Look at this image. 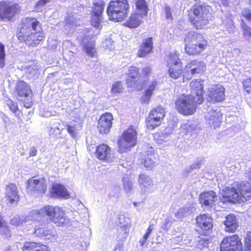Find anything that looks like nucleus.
Returning <instances> with one entry per match:
<instances>
[{
  "label": "nucleus",
  "instance_id": "nucleus-1",
  "mask_svg": "<svg viewBox=\"0 0 251 251\" xmlns=\"http://www.w3.org/2000/svg\"><path fill=\"white\" fill-rule=\"evenodd\" d=\"M16 37L20 42L27 47H36L44 42L46 35L37 18L26 17L21 20L17 29Z\"/></svg>",
  "mask_w": 251,
  "mask_h": 251
},
{
  "label": "nucleus",
  "instance_id": "nucleus-2",
  "mask_svg": "<svg viewBox=\"0 0 251 251\" xmlns=\"http://www.w3.org/2000/svg\"><path fill=\"white\" fill-rule=\"evenodd\" d=\"M211 10L208 5L196 3L187 11L188 21L196 30L206 29L212 20Z\"/></svg>",
  "mask_w": 251,
  "mask_h": 251
},
{
  "label": "nucleus",
  "instance_id": "nucleus-3",
  "mask_svg": "<svg viewBox=\"0 0 251 251\" xmlns=\"http://www.w3.org/2000/svg\"><path fill=\"white\" fill-rule=\"evenodd\" d=\"M251 199V183L247 181H240L234 186L225 187L220 200L223 203H236L245 202Z\"/></svg>",
  "mask_w": 251,
  "mask_h": 251
},
{
  "label": "nucleus",
  "instance_id": "nucleus-4",
  "mask_svg": "<svg viewBox=\"0 0 251 251\" xmlns=\"http://www.w3.org/2000/svg\"><path fill=\"white\" fill-rule=\"evenodd\" d=\"M151 73L152 70L150 66L142 68L140 72L139 68L131 66L128 68V72L126 74L127 77L126 83L128 87L134 88L139 91H142L147 81L144 80L141 82L140 78H148L151 75Z\"/></svg>",
  "mask_w": 251,
  "mask_h": 251
},
{
  "label": "nucleus",
  "instance_id": "nucleus-5",
  "mask_svg": "<svg viewBox=\"0 0 251 251\" xmlns=\"http://www.w3.org/2000/svg\"><path fill=\"white\" fill-rule=\"evenodd\" d=\"M184 41L185 52L190 56L200 55L208 47L207 40L198 32L188 34Z\"/></svg>",
  "mask_w": 251,
  "mask_h": 251
},
{
  "label": "nucleus",
  "instance_id": "nucleus-6",
  "mask_svg": "<svg viewBox=\"0 0 251 251\" xmlns=\"http://www.w3.org/2000/svg\"><path fill=\"white\" fill-rule=\"evenodd\" d=\"M130 5L128 0H110L106 8V13L109 20L121 22L128 15Z\"/></svg>",
  "mask_w": 251,
  "mask_h": 251
},
{
  "label": "nucleus",
  "instance_id": "nucleus-7",
  "mask_svg": "<svg viewBox=\"0 0 251 251\" xmlns=\"http://www.w3.org/2000/svg\"><path fill=\"white\" fill-rule=\"evenodd\" d=\"M176 110L183 116L193 115L196 111L198 103L196 97L191 94H181L178 95L174 102Z\"/></svg>",
  "mask_w": 251,
  "mask_h": 251
},
{
  "label": "nucleus",
  "instance_id": "nucleus-8",
  "mask_svg": "<svg viewBox=\"0 0 251 251\" xmlns=\"http://www.w3.org/2000/svg\"><path fill=\"white\" fill-rule=\"evenodd\" d=\"M35 214L40 218H48L58 226H62L66 222L65 212L58 206L47 204L35 212Z\"/></svg>",
  "mask_w": 251,
  "mask_h": 251
},
{
  "label": "nucleus",
  "instance_id": "nucleus-9",
  "mask_svg": "<svg viewBox=\"0 0 251 251\" xmlns=\"http://www.w3.org/2000/svg\"><path fill=\"white\" fill-rule=\"evenodd\" d=\"M137 132L133 126L124 130L117 141L118 150L120 153L129 151L137 143Z\"/></svg>",
  "mask_w": 251,
  "mask_h": 251
},
{
  "label": "nucleus",
  "instance_id": "nucleus-10",
  "mask_svg": "<svg viewBox=\"0 0 251 251\" xmlns=\"http://www.w3.org/2000/svg\"><path fill=\"white\" fill-rule=\"evenodd\" d=\"M179 56V53L175 51L170 52L167 57L166 67L168 69V74L169 77L173 79H177L182 76H186L183 75L184 70Z\"/></svg>",
  "mask_w": 251,
  "mask_h": 251
},
{
  "label": "nucleus",
  "instance_id": "nucleus-11",
  "mask_svg": "<svg viewBox=\"0 0 251 251\" xmlns=\"http://www.w3.org/2000/svg\"><path fill=\"white\" fill-rule=\"evenodd\" d=\"M14 92L22 99L24 106L31 108L34 104V93L29 84L23 80H18L15 85Z\"/></svg>",
  "mask_w": 251,
  "mask_h": 251
},
{
  "label": "nucleus",
  "instance_id": "nucleus-12",
  "mask_svg": "<svg viewBox=\"0 0 251 251\" xmlns=\"http://www.w3.org/2000/svg\"><path fill=\"white\" fill-rule=\"evenodd\" d=\"M22 11L18 2L8 0L0 1V21H12Z\"/></svg>",
  "mask_w": 251,
  "mask_h": 251
},
{
  "label": "nucleus",
  "instance_id": "nucleus-13",
  "mask_svg": "<svg viewBox=\"0 0 251 251\" xmlns=\"http://www.w3.org/2000/svg\"><path fill=\"white\" fill-rule=\"evenodd\" d=\"M26 185L27 191L36 197H42L48 190V183L45 177L33 176L27 180Z\"/></svg>",
  "mask_w": 251,
  "mask_h": 251
},
{
  "label": "nucleus",
  "instance_id": "nucleus-14",
  "mask_svg": "<svg viewBox=\"0 0 251 251\" xmlns=\"http://www.w3.org/2000/svg\"><path fill=\"white\" fill-rule=\"evenodd\" d=\"M196 231L200 236H208L213 232V219L208 214H201L196 217Z\"/></svg>",
  "mask_w": 251,
  "mask_h": 251
},
{
  "label": "nucleus",
  "instance_id": "nucleus-15",
  "mask_svg": "<svg viewBox=\"0 0 251 251\" xmlns=\"http://www.w3.org/2000/svg\"><path fill=\"white\" fill-rule=\"evenodd\" d=\"M220 251H243L241 239L237 234L224 237L220 243Z\"/></svg>",
  "mask_w": 251,
  "mask_h": 251
},
{
  "label": "nucleus",
  "instance_id": "nucleus-16",
  "mask_svg": "<svg viewBox=\"0 0 251 251\" xmlns=\"http://www.w3.org/2000/svg\"><path fill=\"white\" fill-rule=\"evenodd\" d=\"M206 65L202 61L192 60L185 66L186 76H183V81L189 80L195 75L202 74L205 70Z\"/></svg>",
  "mask_w": 251,
  "mask_h": 251
},
{
  "label": "nucleus",
  "instance_id": "nucleus-17",
  "mask_svg": "<svg viewBox=\"0 0 251 251\" xmlns=\"http://www.w3.org/2000/svg\"><path fill=\"white\" fill-rule=\"evenodd\" d=\"M105 2L103 0H98L93 3L91 12V25L97 28L100 26L102 21Z\"/></svg>",
  "mask_w": 251,
  "mask_h": 251
},
{
  "label": "nucleus",
  "instance_id": "nucleus-18",
  "mask_svg": "<svg viewBox=\"0 0 251 251\" xmlns=\"http://www.w3.org/2000/svg\"><path fill=\"white\" fill-rule=\"evenodd\" d=\"M95 156L100 161L111 163L115 159L114 151L106 144L101 143L96 149Z\"/></svg>",
  "mask_w": 251,
  "mask_h": 251
},
{
  "label": "nucleus",
  "instance_id": "nucleus-19",
  "mask_svg": "<svg viewBox=\"0 0 251 251\" xmlns=\"http://www.w3.org/2000/svg\"><path fill=\"white\" fill-rule=\"evenodd\" d=\"M5 191L4 198L6 203L11 206L18 205L20 201V196L16 184L9 183L6 185Z\"/></svg>",
  "mask_w": 251,
  "mask_h": 251
},
{
  "label": "nucleus",
  "instance_id": "nucleus-20",
  "mask_svg": "<svg viewBox=\"0 0 251 251\" xmlns=\"http://www.w3.org/2000/svg\"><path fill=\"white\" fill-rule=\"evenodd\" d=\"M113 117L109 112H105L100 117L98 121L97 128L101 134H106L110 132L112 125Z\"/></svg>",
  "mask_w": 251,
  "mask_h": 251
},
{
  "label": "nucleus",
  "instance_id": "nucleus-21",
  "mask_svg": "<svg viewBox=\"0 0 251 251\" xmlns=\"http://www.w3.org/2000/svg\"><path fill=\"white\" fill-rule=\"evenodd\" d=\"M49 194L52 199H68L71 197L67 188L60 183H53L50 188Z\"/></svg>",
  "mask_w": 251,
  "mask_h": 251
},
{
  "label": "nucleus",
  "instance_id": "nucleus-22",
  "mask_svg": "<svg viewBox=\"0 0 251 251\" xmlns=\"http://www.w3.org/2000/svg\"><path fill=\"white\" fill-rule=\"evenodd\" d=\"M49 227L48 223H42L38 226H35L34 229V234L39 237H43L45 239L56 238V232L54 227L51 226Z\"/></svg>",
  "mask_w": 251,
  "mask_h": 251
},
{
  "label": "nucleus",
  "instance_id": "nucleus-23",
  "mask_svg": "<svg viewBox=\"0 0 251 251\" xmlns=\"http://www.w3.org/2000/svg\"><path fill=\"white\" fill-rule=\"evenodd\" d=\"M225 88L219 84L214 85L209 90L208 95L209 101L213 103L220 102L225 100Z\"/></svg>",
  "mask_w": 251,
  "mask_h": 251
},
{
  "label": "nucleus",
  "instance_id": "nucleus-24",
  "mask_svg": "<svg viewBox=\"0 0 251 251\" xmlns=\"http://www.w3.org/2000/svg\"><path fill=\"white\" fill-rule=\"evenodd\" d=\"M191 92L195 94L198 103H202L204 94L203 81L200 79L192 80L190 84Z\"/></svg>",
  "mask_w": 251,
  "mask_h": 251
},
{
  "label": "nucleus",
  "instance_id": "nucleus-25",
  "mask_svg": "<svg viewBox=\"0 0 251 251\" xmlns=\"http://www.w3.org/2000/svg\"><path fill=\"white\" fill-rule=\"evenodd\" d=\"M153 47V38L149 37L144 39L139 45L137 56L144 58L152 51Z\"/></svg>",
  "mask_w": 251,
  "mask_h": 251
},
{
  "label": "nucleus",
  "instance_id": "nucleus-26",
  "mask_svg": "<svg viewBox=\"0 0 251 251\" xmlns=\"http://www.w3.org/2000/svg\"><path fill=\"white\" fill-rule=\"evenodd\" d=\"M223 224L225 226V231L230 233L235 232L239 227L236 216L231 213L226 216L225 220L223 221Z\"/></svg>",
  "mask_w": 251,
  "mask_h": 251
},
{
  "label": "nucleus",
  "instance_id": "nucleus-27",
  "mask_svg": "<svg viewBox=\"0 0 251 251\" xmlns=\"http://www.w3.org/2000/svg\"><path fill=\"white\" fill-rule=\"evenodd\" d=\"M145 18L146 17L138 14V12H132L124 23V25L130 28H136L143 22V19Z\"/></svg>",
  "mask_w": 251,
  "mask_h": 251
},
{
  "label": "nucleus",
  "instance_id": "nucleus-28",
  "mask_svg": "<svg viewBox=\"0 0 251 251\" xmlns=\"http://www.w3.org/2000/svg\"><path fill=\"white\" fill-rule=\"evenodd\" d=\"M216 199L217 195L213 190L202 192L199 196L200 203L205 206L212 205Z\"/></svg>",
  "mask_w": 251,
  "mask_h": 251
},
{
  "label": "nucleus",
  "instance_id": "nucleus-29",
  "mask_svg": "<svg viewBox=\"0 0 251 251\" xmlns=\"http://www.w3.org/2000/svg\"><path fill=\"white\" fill-rule=\"evenodd\" d=\"M157 82L152 81L148 87L144 90V93L140 98V101L143 104H148L153 95L154 91L156 89Z\"/></svg>",
  "mask_w": 251,
  "mask_h": 251
},
{
  "label": "nucleus",
  "instance_id": "nucleus-30",
  "mask_svg": "<svg viewBox=\"0 0 251 251\" xmlns=\"http://www.w3.org/2000/svg\"><path fill=\"white\" fill-rule=\"evenodd\" d=\"M138 183L142 192L145 193L153 186L152 179L144 173L139 174L138 178Z\"/></svg>",
  "mask_w": 251,
  "mask_h": 251
},
{
  "label": "nucleus",
  "instance_id": "nucleus-31",
  "mask_svg": "<svg viewBox=\"0 0 251 251\" xmlns=\"http://www.w3.org/2000/svg\"><path fill=\"white\" fill-rule=\"evenodd\" d=\"M83 122L82 120L77 119L72 121L70 124L66 126L67 132L73 138H75L77 135L78 131L82 127Z\"/></svg>",
  "mask_w": 251,
  "mask_h": 251
},
{
  "label": "nucleus",
  "instance_id": "nucleus-32",
  "mask_svg": "<svg viewBox=\"0 0 251 251\" xmlns=\"http://www.w3.org/2000/svg\"><path fill=\"white\" fill-rule=\"evenodd\" d=\"M6 103L9 110L14 114L20 122H22L24 115L22 111L19 108L17 102L8 99L6 100Z\"/></svg>",
  "mask_w": 251,
  "mask_h": 251
},
{
  "label": "nucleus",
  "instance_id": "nucleus-33",
  "mask_svg": "<svg viewBox=\"0 0 251 251\" xmlns=\"http://www.w3.org/2000/svg\"><path fill=\"white\" fill-rule=\"evenodd\" d=\"M135 7L134 12L147 17L148 16L149 8L148 4L146 0H133Z\"/></svg>",
  "mask_w": 251,
  "mask_h": 251
},
{
  "label": "nucleus",
  "instance_id": "nucleus-34",
  "mask_svg": "<svg viewBox=\"0 0 251 251\" xmlns=\"http://www.w3.org/2000/svg\"><path fill=\"white\" fill-rule=\"evenodd\" d=\"M61 125H64V122L59 121L55 123L54 126L50 128L49 134L51 138L56 139L62 138L61 133L64 128Z\"/></svg>",
  "mask_w": 251,
  "mask_h": 251
},
{
  "label": "nucleus",
  "instance_id": "nucleus-35",
  "mask_svg": "<svg viewBox=\"0 0 251 251\" xmlns=\"http://www.w3.org/2000/svg\"><path fill=\"white\" fill-rule=\"evenodd\" d=\"M222 114L216 110L212 111L210 112L208 117V120L209 124L214 127V128L218 127L222 123Z\"/></svg>",
  "mask_w": 251,
  "mask_h": 251
},
{
  "label": "nucleus",
  "instance_id": "nucleus-36",
  "mask_svg": "<svg viewBox=\"0 0 251 251\" xmlns=\"http://www.w3.org/2000/svg\"><path fill=\"white\" fill-rule=\"evenodd\" d=\"M148 115L162 121L165 117V111L161 106H157L150 110Z\"/></svg>",
  "mask_w": 251,
  "mask_h": 251
},
{
  "label": "nucleus",
  "instance_id": "nucleus-37",
  "mask_svg": "<svg viewBox=\"0 0 251 251\" xmlns=\"http://www.w3.org/2000/svg\"><path fill=\"white\" fill-rule=\"evenodd\" d=\"M162 121L156 118L148 115L145 120V123L147 128L149 130H153L161 125Z\"/></svg>",
  "mask_w": 251,
  "mask_h": 251
},
{
  "label": "nucleus",
  "instance_id": "nucleus-38",
  "mask_svg": "<svg viewBox=\"0 0 251 251\" xmlns=\"http://www.w3.org/2000/svg\"><path fill=\"white\" fill-rule=\"evenodd\" d=\"M40 242L26 241L24 243L21 249L22 251H37L40 245Z\"/></svg>",
  "mask_w": 251,
  "mask_h": 251
},
{
  "label": "nucleus",
  "instance_id": "nucleus-39",
  "mask_svg": "<svg viewBox=\"0 0 251 251\" xmlns=\"http://www.w3.org/2000/svg\"><path fill=\"white\" fill-rule=\"evenodd\" d=\"M154 158V157L151 154L146 155L143 158L142 164L148 170H151L155 166V164L153 160Z\"/></svg>",
  "mask_w": 251,
  "mask_h": 251
},
{
  "label": "nucleus",
  "instance_id": "nucleus-40",
  "mask_svg": "<svg viewBox=\"0 0 251 251\" xmlns=\"http://www.w3.org/2000/svg\"><path fill=\"white\" fill-rule=\"evenodd\" d=\"M10 230L6 221L0 214V234L7 235L10 234Z\"/></svg>",
  "mask_w": 251,
  "mask_h": 251
},
{
  "label": "nucleus",
  "instance_id": "nucleus-41",
  "mask_svg": "<svg viewBox=\"0 0 251 251\" xmlns=\"http://www.w3.org/2000/svg\"><path fill=\"white\" fill-rule=\"evenodd\" d=\"M84 50L87 54L90 57L94 56L96 52L95 49V44L94 42H88L84 45Z\"/></svg>",
  "mask_w": 251,
  "mask_h": 251
},
{
  "label": "nucleus",
  "instance_id": "nucleus-42",
  "mask_svg": "<svg viewBox=\"0 0 251 251\" xmlns=\"http://www.w3.org/2000/svg\"><path fill=\"white\" fill-rule=\"evenodd\" d=\"M5 46L3 44L0 42V68H3L5 66Z\"/></svg>",
  "mask_w": 251,
  "mask_h": 251
},
{
  "label": "nucleus",
  "instance_id": "nucleus-43",
  "mask_svg": "<svg viewBox=\"0 0 251 251\" xmlns=\"http://www.w3.org/2000/svg\"><path fill=\"white\" fill-rule=\"evenodd\" d=\"M243 88L248 94L251 93V77L247 78L242 81Z\"/></svg>",
  "mask_w": 251,
  "mask_h": 251
},
{
  "label": "nucleus",
  "instance_id": "nucleus-44",
  "mask_svg": "<svg viewBox=\"0 0 251 251\" xmlns=\"http://www.w3.org/2000/svg\"><path fill=\"white\" fill-rule=\"evenodd\" d=\"M241 28L243 36L251 39V27L244 22L241 24Z\"/></svg>",
  "mask_w": 251,
  "mask_h": 251
},
{
  "label": "nucleus",
  "instance_id": "nucleus-45",
  "mask_svg": "<svg viewBox=\"0 0 251 251\" xmlns=\"http://www.w3.org/2000/svg\"><path fill=\"white\" fill-rule=\"evenodd\" d=\"M122 90V87H121V82L117 81L113 84L111 92L112 94H115L121 93Z\"/></svg>",
  "mask_w": 251,
  "mask_h": 251
},
{
  "label": "nucleus",
  "instance_id": "nucleus-46",
  "mask_svg": "<svg viewBox=\"0 0 251 251\" xmlns=\"http://www.w3.org/2000/svg\"><path fill=\"white\" fill-rule=\"evenodd\" d=\"M241 16L247 21L251 22V10L248 8H245L241 12Z\"/></svg>",
  "mask_w": 251,
  "mask_h": 251
},
{
  "label": "nucleus",
  "instance_id": "nucleus-47",
  "mask_svg": "<svg viewBox=\"0 0 251 251\" xmlns=\"http://www.w3.org/2000/svg\"><path fill=\"white\" fill-rule=\"evenodd\" d=\"M124 190L126 192L129 193L131 191L133 188L132 183L130 180H125L123 182Z\"/></svg>",
  "mask_w": 251,
  "mask_h": 251
},
{
  "label": "nucleus",
  "instance_id": "nucleus-48",
  "mask_svg": "<svg viewBox=\"0 0 251 251\" xmlns=\"http://www.w3.org/2000/svg\"><path fill=\"white\" fill-rule=\"evenodd\" d=\"M51 0H39L35 5V8L37 11L40 10L46 4Z\"/></svg>",
  "mask_w": 251,
  "mask_h": 251
},
{
  "label": "nucleus",
  "instance_id": "nucleus-49",
  "mask_svg": "<svg viewBox=\"0 0 251 251\" xmlns=\"http://www.w3.org/2000/svg\"><path fill=\"white\" fill-rule=\"evenodd\" d=\"M244 244H251V231H248L246 232V235L244 238Z\"/></svg>",
  "mask_w": 251,
  "mask_h": 251
},
{
  "label": "nucleus",
  "instance_id": "nucleus-50",
  "mask_svg": "<svg viewBox=\"0 0 251 251\" xmlns=\"http://www.w3.org/2000/svg\"><path fill=\"white\" fill-rule=\"evenodd\" d=\"M37 251H50V250L47 245L41 243Z\"/></svg>",
  "mask_w": 251,
  "mask_h": 251
},
{
  "label": "nucleus",
  "instance_id": "nucleus-51",
  "mask_svg": "<svg viewBox=\"0 0 251 251\" xmlns=\"http://www.w3.org/2000/svg\"><path fill=\"white\" fill-rule=\"evenodd\" d=\"M119 222L120 224H123V223L126 222V219L128 218L126 217L124 214H121L118 215Z\"/></svg>",
  "mask_w": 251,
  "mask_h": 251
},
{
  "label": "nucleus",
  "instance_id": "nucleus-52",
  "mask_svg": "<svg viewBox=\"0 0 251 251\" xmlns=\"http://www.w3.org/2000/svg\"><path fill=\"white\" fill-rule=\"evenodd\" d=\"M37 152V151L36 148L35 147H33L29 151V156H34L36 155Z\"/></svg>",
  "mask_w": 251,
  "mask_h": 251
},
{
  "label": "nucleus",
  "instance_id": "nucleus-53",
  "mask_svg": "<svg viewBox=\"0 0 251 251\" xmlns=\"http://www.w3.org/2000/svg\"><path fill=\"white\" fill-rule=\"evenodd\" d=\"M199 243L201 244V245H203L204 247H207L209 243V239H201L199 241Z\"/></svg>",
  "mask_w": 251,
  "mask_h": 251
},
{
  "label": "nucleus",
  "instance_id": "nucleus-54",
  "mask_svg": "<svg viewBox=\"0 0 251 251\" xmlns=\"http://www.w3.org/2000/svg\"><path fill=\"white\" fill-rule=\"evenodd\" d=\"M220 2L222 5L225 7H227L229 5L230 0H220Z\"/></svg>",
  "mask_w": 251,
  "mask_h": 251
},
{
  "label": "nucleus",
  "instance_id": "nucleus-55",
  "mask_svg": "<svg viewBox=\"0 0 251 251\" xmlns=\"http://www.w3.org/2000/svg\"><path fill=\"white\" fill-rule=\"evenodd\" d=\"M10 223L12 225L17 226L19 224V221L18 220L17 218H14L11 220Z\"/></svg>",
  "mask_w": 251,
  "mask_h": 251
},
{
  "label": "nucleus",
  "instance_id": "nucleus-56",
  "mask_svg": "<svg viewBox=\"0 0 251 251\" xmlns=\"http://www.w3.org/2000/svg\"><path fill=\"white\" fill-rule=\"evenodd\" d=\"M245 251H251V244H244Z\"/></svg>",
  "mask_w": 251,
  "mask_h": 251
},
{
  "label": "nucleus",
  "instance_id": "nucleus-57",
  "mask_svg": "<svg viewBox=\"0 0 251 251\" xmlns=\"http://www.w3.org/2000/svg\"><path fill=\"white\" fill-rule=\"evenodd\" d=\"M159 136H159V133H156V134L154 135V139H155V140H156L158 144H161V143H162V141H160L159 140H158L157 139V137H159Z\"/></svg>",
  "mask_w": 251,
  "mask_h": 251
},
{
  "label": "nucleus",
  "instance_id": "nucleus-58",
  "mask_svg": "<svg viewBox=\"0 0 251 251\" xmlns=\"http://www.w3.org/2000/svg\"><path fill=\"white\" fill-rule=\"evenodd\" d=\"M151 226H149V227L147 229V231L146 232V233H148V234H149V235H150V234L151 233V232L152 230V229Z\"/></svg>",
  "mask_w": 251,
  "mask_h": 251
},
{
  "label": "nucleus",
  "instance_id": "nucleus-59",
  "mask_svg": "<svg viewBox=\"0 0 251 251\" xmlns=\"http://www.w3.org/2000/svg\"><path fill=\"white\" fill-rule=\"evenodd\" d=\"M147 240L143 238V239L139 241L140 244L141 246H143L146 243Z\"/></svg>",
  "mask_w": 251,
  "mask_h": 251
},
{
  "label": "nucleus",
  "instance_id": "nucleus-60",
  "mask_svg": "<svg viewBox=\"0 0 251 251\" xmlns=\"http://www.w3.org/2000/svg\"><path fill=\"white\" fill-rule=\"evenodd\" d=\"M149 236L150 235L148 233H145L143 236V238L147 240Z\"/></svg>",
  "mask_w": 251,
  "mask_h": 251
},
{
  "label": "nucleus",
  "instance_id": "nucleus-61",
  "mask_svg": "<svg viewBox=\"0 0 251 251\" xmlns=\"http://www.w3.org/2000/svg\"><path fill=\"white\" fill-rule=\"evenodd\" d=\"M3 251H13V250L10 247L6 248Z\"/></svg>",
  "mask_w": 251,
  "mask_h": 251
},
{
  "label": "nucleus",
  "instance_id": "nucleus-62",
  "mask_svg": "<svg viewBox=\"0 0 251 251\" xmlns=\"http://www.w3.org/2000/svg\"><path fill=\"white\" fill-rule=\"evenodd\" d=\"M250 4L251 5V0H249Z\"/></svg>",
  "mask_w": 251,
  "mask_h": 251
},
{
  "label": "nucleus",
  "instance_id": "nucleus-63",
  "mask_svg": "<svg viewBox=\"0 0 251 251\" xmlns=\"http://www.w3.org/2000/svg\"><path fill=\"white\" fill-rule=\"evenodd\" d=\"M250 176H251V171L250 172Z\"/></svg>",
  "mask_w": 251,
  "mask_h": 251
}]
</instances>
